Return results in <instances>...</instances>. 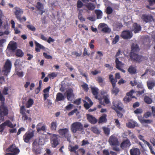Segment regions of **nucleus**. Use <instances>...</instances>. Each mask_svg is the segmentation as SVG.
Listing matches in <instances>:
<instances>
[{"instance_id": "473e14b6", "label": "nucleus", "mask_w": 155, "mask_h": 155, "mask_svg": "<svg viewBox=\"0 0 155 155\" xmlns=\"http://www.w3.org/2000/svg\"><path fill=\"white\" fill-rule=\"evenodd\" d=\"M136 124L135 122L131 120L126 123V126L129 128H133L136 126Z\"/></svg>"}, {"instance_id": "dca6fc26", "label": "nucleus", "mask_w": 155, "mask_h": 155, "mask_svg": "<svg viewBox=\"0 0 155 155\" xmlns=\"http://www.w3.org/2000/svg\"><path fill=\"white\" fill-rule=\"evenodd\" d=\"M86 117L88 122L92 124H94L97 122V119L91 115L87 114Z\"/></svg>"}, {"instance_id": "f3484780", "label": "nucleus", "mask_w": 155, "mask_h": 155, "mask_svg": "<svg viewBox=\"0 0 155 155\" xmlns=\"http://www.w3.org/2000/svg\"><path fill=\"white\" fill-rule=\"evenodd\" d=\"M115 63L116 64V68L117 69L123 73L125 72V71L121 68L123 64L121 61H119L118 58H117L116 59Z\"/></svg>"}, {"instance_id": "412c9836", "label": "nucleus", "mask_w": 155, "mask_h": 155, "mask_svg": "<svg viewBox=\"0 0 155 155\" xmlns=\"http://www.w3.org/2000/svg\"><path fill=\"white\" fill-rule=\"evenodd\" d=\"M42 123H39L37 125L36 127L37 131L38 132H39L41 131H45L46 127L45 125L42 126Z\"/></svg>"}, {"instance_id": "338daca9", "label": "nucleus", "mask_w": 155, "mask_h": 155, "mask_svg": "<svg viewBox=\"0 0 155 155\" xmlns=\"http://www.w3.org/2000/svg\"><path fill=\"white\" fill-rule=\"evenodd\" d=\"M134 112L136 114H140L143 112V110L141 109L137 108L134 111Z\"/></svg>"}, {"instance_id": "4c0bfd02", "label": "nucleus", "mask_w": 155, "mask_h": 155, "mask_svg": "<svg viewBox=\"0 0 155 155\" xmlns=\"http://www.w3.org/2000/svg\"><path fill=\"white\" fill-rule=\"evenodd\" d=\"M83 101L84 103V107L86 109H88L90 107H91L93 104V102L91 103L88 104L86 101L83 100Z\"/></svg>"}, {"instance_id": "a19ab883", "label": "nucleus", "mask_w": 155, "mask_h": 155, "mask_svg": "<svg viewBox=\"0 0 155 155\" xmlns=\"http://www.w3.org/2000/svg\"><path fill=\"white\" fill-rule=\"evenodd\" d=\"M39 0H36V8H37V9L38 10H41V9H44V6L43 5L41 2H37V1Z\"/></svg>"}, {"instance_id": "79ce46f5", "label": "nucleus", "mask_w": 155, "mask_h": 155, "mask_svg": "<svg viewBox=\"0 0 155 155\" xmlns=\"http://www.w3.org/2000/svg\"><path fill=\"white\" fill-rule=\"evenodd\" d=\"M95 12L97 15V19H99L101 18L102 15V12L99 10H96Z\"/></svg>"}, {"instance_id": "603ef678", "label": "nucleus", "mask_w": 155, "mask_h": 155, "mask_svg": "<svg viewBox=\"0 0 155 155\" xmlns=\"http://www.w3.org/2000/svg\"><path fill=\"white\" fill-rule=\"evenodd\" d=\"M139 138L145 144L147 145L149 144V142L145 140L144 139V137L141 135H139L138 136Z\"/></svg>"}, {"instance_id": "69168bd1", "label": "nucleus", "mask_w": 155, "mask_h": 155, "mask_svg": "<svg viewBox=\"0 0 155 155\" xmlns=\"http://www.w3.org/2000/svg\"><path fill=\"white\" fill-rule=\"evenodd\" d=\"M81 98H78L75 100L74 102V104L76 105H79L81 103Z\"/></svg>"}, {"instance_id": "37998d69", "label": "nucleus", "mask_w": 155, "mask_h": 155, "mask_svg": "<svg viewBox=\"0 0 155 155\" xmlns=\"http://www.w3.org/2000/svg\"><path fill=\"white\" fill-rule=\"evenodd\" d=\"M144 100L146 103L148 104H151L152 102V99L148 96H147L144 97Z\"/></svg>"}, {"instance_id": "e433bc0d", "label": "nucleus", "mask_w": 155, "mask_h": 155, "mask_svg": "<svg viewBox=\"0 0 155 155\" xmlns=\"http://www.w3.org/2000/svg\"><path fill=\"white\" fill-rule=\"evenodd\" d=\"M15 54L17 57L21 58L23 56L24 54L21 50L18 49L16 51Z\"/></svg>"}, {"instance_id": "bb28decb", "label": "nucleus", "mask_w": 155, "mask_h": 155, "mask_svg": "<svg viewBox=\"0 0 155 155\" xmlns=\"http://www.w3.org/2000/svg\"><path fill=\"white\" fill-rule=\"evenodd\" d=\"M15 9L16 11L14 13L17 18L21 16V15L23 14V11L20 8H18L17 7H15Z\"/></svg>"}, {"instance_id": "b1692460", "label": "nucleus", "mask_w": 155, "mask_h": 155, "mask_svg": "<svg viewBox=\"0 0 155 155\" xmlns=\"http://www.w3.org/2000/svg\"><path fill=\"white\" fill-rule=\"evenodd\" d=\"M131 48V50L130 52L137 53L140 50L138 45L134 43L132 45Z\"/></svg>"}, {"instance_id": "c756f323", "label": "nucleus", "mask_w": 155, "mask_h": 155, "mask_svg": "<svg viewBox=\"0 0 155 155\" xmlns=\"http://www.w3.org/2000/svg\"><path fill=\"white\" fill-rule=\"evenodd\" d=\"M128 71L131 74H136L137 71L136 68V67H134L132 65H131L128 68Z\"/></svg>"}, {"instance_id": "1a4fd4ad", "label": "nucleus", "mask_w": 155, "mask_h": 155, "mask_svg": "<svg viewBox=\"0 0 155 155\" xmlns=\"http://www.w3.org/2000/svg\"><path fill=\"white\" fill-rule=\"evenodd\" d=\"M133 36L132 32L128 30H125L122 31L121 35V37L125 39H129Z\"/></svg>"}, {"instance_id": "4468645a", "label": "nucleus", "mask_w": 155, "mask_h": 155, "mask_svg": "<svg viewBox=\"0 0 155 155\" xmlns=\"http://www.w3.org/2000/svg\"><path fill=\"white\" fill-rule=\"evenodd\" d=\"M66 96L68 100L69 101H71L74 96L73 93V90L72 88H70L66 91Z\"/></svg>"}, {"instance_id": "774afa93", "label": "nucleus", "mask_w": 155, "mask_h": 155, "mask_svg": "<svg viewBox=\"0 0 155 155\" xmlns=\"http://www.w3.org/2000/svg\"><path fill=\"white\" fill-rule=\"evenodd\" d=\"M73 105L71 104H70L67 105L65 107V109L68 110H69L72 109L73 107Z\"/></svg>"}, {"instance_id": "ea45409f", "label": "nucleus", "mask_w": 155, "mask_h": 155, "mask_svg": "<svg viewBox=\"0 0 155 155\" xmlns=\"http://www.w3.org/2000/svg\"><path fill=\"white\" fill-rule=\"evenodd\" d=\"M123 25L121 23L116 22L114 23L113 24L114 28L116 30H117L118 29H120L123 27Z\"/></svg>"}, {"instance_id": "f257e3e1", "label": "nucleus", "mask_w": 155, "mask_h": 155, "mask_svg": "<svg viewBox=\"0 0 155 155\" xmlns=\"http://www.w3.org/2000/svg\"><path fill=\"white\" fill-rule=\"evenodd\" d=\"M71 131L73 133H76L77 131H82L84 130L83 125L79 122H76L71 124Z\"/></svg>"}, {"instance_id": "864d4df0", "label": "nucleus", "mask_w": 155, "mask_h": 155, "mask_svg": "<svg viewBox=\"0 0 155 155\" xmlns=\"http://www.w3.org/2000/svg\"><path fill=\"white\" fill-rule=\"evenodd\" d=\"M123 101L126 103H127L131 101V98L130 97L126 96L123 99Z\"/></svg>"}, {"instance_id": "0e129e2a", "label": "nucleus", "mask_w": 155, "mask_h": 155, "mask_svg": "<svg viewBox=\"0 0 155 155\" xmlns=\"http://www.w3.org/2000/svg\"><path fill=\"white\" fill-rule=\"evenodd\" d=\"M25 108L24 106H22L20 107V113L22 115L26 114L25 112Z\"/></svg>"}, {"instance_id": "4d7b16f0", "label": "nucleus", "mask_w": 155, "mask_h": 155, "mask_svg": "<svg viewBox=\"0 0 155 155\" xmlns=\"http://www.w3.org/2000/svg\"><path fill=\"white\" fill-rule=\"evenodd\" d=\"M83 3L81 1L79 0L77 1V6L78 8H81L83 6Z\"/></svg>"}, {"instance_id": "de8ad7c7", "label": "nucleus", "mask_w": 155, "mask_h": 155, "mask_svg": "<svg viewBox=\"0 0 155 155\" xmlns=\"http://www.w3.org/2000/svg\"><path fill=\"white\" fill-rule=\"evenodd\" d=\"M102 129L104 134L107 135H108L110 133V129L105 127H103Z\"/></svg>"}, {"instance_id": "423d86ee", "label": "nucleus", "mask_w": 155, "mask_h": 155, "mask_svg": "<svg viewBox=\"0 0 155 155\" xmlns=\"http://www.w3.org/2000/svg\"><path fill=\"white\" fill-rule=\"evenodd\" d=\"M34 136V131H28L26 132L23 136V138L24 141L26 143H28L30 140Z\"/></svg>"}, {"instance_id": "7c9ffc66", "label": "nucleus", "mask_w": 155, "mask_h": 155, "mask_svg": "<svg viewBox=\"0 0 155 155\" xmlns=\"http://www.w3.org/2000/svg\"><path fill=\"white\" fill-rule=\"evenodd\" d=\"M147 85L149 89L151 90L155 86L154 81H148L147 82Z\"/></svg>"}, {"instance_id": "3c124183", "label": "nucleus", "mask_w": 155, "mask_h": 155, "mask_svg": "<svg viewBox=\"0 0 155 155\" xmlns=\"http://www.w3.org/2000/svg\"><path fill=\"white\" fill-rule=\"evenodd\" d=\"M81 86L85 91L87 92L88 91L89 88L88 87V85L87 84L84 83L83 84L81 85Z\"/></svg>"}, {"instance_id": "c03bdc74", "label": "nucleus", "mask_w": 155, "mask_h": 155, "mask_svg": "<svg viewBox=\"0 0 155 155\" xmlns=\"http://www.w3.org/2000/svg\"><path fill=\"white\" fill-rule=\"evenodd\" d=\"M34 103V101L31 98L29 99L26 104V107L27 108H29L32 106Z\"/></svg>"}, {"instance_id": "f03ea898", "label": "nucleus", "mask_w": 155, "mask_h": 155, "mask_svg": "<svg viewBox=\"0 0 155 155\" xmlns=\"http://www.w3.org/2000/svg\"><path fill=\"white\" fill-rule=\"evenodd\" d=\"M50 135V142L52 147H55L59 144V136L58 135L50 133H48Z\"/></svg>"}, {"instance_id": "9d476101", "label": "nucleus", "mask_w": 155, "mask_h": 155, "mask_svg": "<svg viewBox=\"0 0 155 155\" xmlns=\"http://www.w3.org/2000/svg\"><path fill=\"white\" fill-rule=\"evenodd\" d=\"M32 146L33 150L35 153L36 155L40 154L41 151L39 144L36 141H34L32 143Z\"/></svg>"}, {"instance_id": "bf43d9fd", "label": "nucleus", "mask_w": 155, "mask_h": 155, "mask_svg": "<svg viewBox=\"0 0 155 155\" xmlns=\"http://www.w3.org/2000/svg\"><path fill=\"white\" fill-rule=\"evenodd\" d=\"M80 53H78V52L74 51L72 52V55H74L76 56V57H80L82 54V51L81 50Z\"/></svg>"}, {"instance_id": "393cba45", "label": "nucleus", "mask_w": 155, "mask_h": 155, "mask_svg": "<svg viewBox=\"0 0 155 155\" xmlns=\"http://www.w3.org/2000/svg\"><path fill=\"white\" fill-rule=\"evenodd\" d=\"M91 88L93 94L95 98L97 99L98 94V89L97 88L93 87H91Z\"/></svg>"}, {"instance_id": "cd10ccee", "label": "nucleus", "mask_w": 155, "mask_h": 155, "mask_svg": "<svg viewBox=\"0 0 155 155\" xmlns=\"http://www.w3.org/2000/svg\"><path fill=\"white\" fill-rule=\"evenodd\" d=\"M85 6L88 10L90 11H93L95 8L94 4L91 2L87 3L85 5Z\"/></svg>"}, {"instance_id": "aec40b11", "label": "nucleus", "mask_w": 155, "mask_h": 155, "mask_svg": "<svg viewBox=\"0 0 155 155\" xmlns=\"http://www.w3.org/2000/svg\"><path fill=\"white\" fill-rule=\"evenodd\" d=\"M130 155H140V150L137 148L133 147L130 150Z\"/></svg>"}, {"instance_id": "5fc2aeb1", "label": "nucleus", "mask_w": 155, "mask_h": 155, "mask_svg": "<svg viewBox=\"0 0 155 155\" xmlns=\"http://www.w3.org/2000/svg\"><path fill=\"white\" fill-rule=\"evenodd\" d=\"M96 80L100 84L102 83L104 81V79L100 76H98L96 78Z\"/></svg>"}, {"instance_id": "4be33fe9", "label": "nucleus", "mask_w": 155, "mask_h": 155, "mask_svg": "<svg viewBox=\"0 0 155 155\" xmlns=\"http://www.w3.org/2000/svg\"><path fill=\"white\" fill-rule=\"evenodd\" d=\"M133 28L135 33H138L141 30L140 26L136 23H135L133 24Z\"/></svg>"}, {"instance_id": "ddd939ff", "label": "nucleus", "mask_w": 155, "mask_h": 155, "mask_svg": "<svg viewBox=\"0 0 155 155\" xmlns=\"http://www.w3.org/2000/svg\"><path fill=\"white\" fill-rule=\"evenodd\" d=\"M113 106L114 107V108H115V110H122L123 108V106L122 103L120 101H114L113 102Z\"/></svg>"}, {"instance_id": "39448f33", "label": "nucleus", "mask_w": 155, "mask_h": 155, "mask_svg": "<svg viewBox=\"0 0 155 155\" xmlns=\"http://www.w3.org/2000/svg\"><path fill=\"white\" fill-rule=\"evenodd\" d=\"M12 64L11 61L8 59L7 60L4 66L2 72H4V75L7 76L8 73L10 71Z\"/></svg>"}, {"instance_id": "c85d7f7f", "label": "nucleus", "mask_w": 155, "mask_h": 155, "mask_svg": "<svg viewBox=\"0 0 155 155\" xmlns=\"http://www.w3.org/2000/svg\"><path fill=\"white\" fill-rule=\"evenodd\" d=\"M137 87L138 88L142 89L141 91H137V94L140 95L143 94L145 91V89L143 88V84L141 83H139L137 84Z\"/></svg>"}, {"instance_id": "a211bd4d", "label": "nucleus", "mask_w": 155, "mask_h": 155, "mask_svg": "<svg viewBox=\"0 0 155 155\" xmlns=\"http://www.w3.org/2000/svg\"><path fill=\"white\" fill-rule=\"evenodd\" d=\"M141 18L143 21L146 23L151 22L153 19L152 16L146 14L142 15Z\"/></svg>"}, {"instance_id": "0eeeda50", "label": "nucleus", "mask_w": 155, "mask_h": 155, "mask_svg": "<svg viewBox=\"0 0 155 155\" xmlns=\"http://www.w3.org/2000/svg\"><path fill=\"white\" fill-rule=\"evenodd\" d=\"M130 57L133 61L140 62L142 61V56L138 55L137 53L130 52Z\"/></svg>"}, {"instance_id": "49530a36", "label": "nucleus", "mask_w": 155, "mask_h": 155, "mask_svg": "<svg viewBox=\"0 0 155 155\" xmlns=\"http://www.w3.org/2000/svg\"><path fill=\"white\" fill-rule=\"evenodd\" d=\"M91 130L94 133L97 134H99L101 133V131L96 127H92Z\"/></svg>"}, {"instance_id": "72a5a7b5", "label": "nucleus", "mask_w": 155, "mask_h": 155, "mask_svg": "<svg viewBox=\"0 0 155 155\" xmlns=\"http://www.w3.org/2000/svg\"><path fill=\"white\" fill-rule=\"evenodd\" d=\"M50 127L52 131H56L57 128V121H55L52 122L51 124Z\"/></svg>"}, {"instance_id": "6e6d98bb", "label": "nucleus", "mask_w": 155, "mask_h": 155, "mask_svg": "<svg viewBox=\"0 0 155 155\" xmlns=\"http://www.w3.org/2000/svg\"><path fill=\"white\" fill-rule=\"evenodd\" d=\"M119 38V37L118 35H117L115 36L114 38L113 39L112 41V43L114 44H116L118 41Z\"/></svg>"}, {"instance_id": "a878e982", "label": "nucleus", "mask_w": 155, "mask_h": 155, "mask_svg": "<svg viewBox=\"0 0 155 155\" xmlns=\"http://www.w3.org/2000/svg\"><path fill=\"white\" fill-rule=\"evenodd\" d=\"M35 44L36 45L35 50L37 52H39L40 51V49H42L44 50H45V47L42 45L38 43L36 41H35Z\"/></svg>"}, {"instance_id": "13d9d810", "label": "nucleus", "mask_w": 155, "mask_h": 155, "mask_svg": "<svg viewBox=\"0 0 155 155\" xmlns=\"http://www.w3.org/2000/svg\"><path fill=\"white\" fill-rule=\"evenodd\" d=\"M101 31L104 33H109L110 32L111 30L108 28L104 27L102 29Z\"/></svg>"}, {"instance_id": "052dcab7", "label": "nucleus", "mask_w": 155, "mask_h": 155, "mask_svg": "<svg viewBox=\"0 0 155 155\" xmlns=\"http://www.w3.org/2000/svg\"><path fill=\"white\" fill-rule=\"evenodd\" d=\"M17 20H18L20 22H25L26 21V18L25 16H24L22 18L21 17V16L19 17V18H17Z\"/></svg>"}, {"instance_id": "58836bf2", "label": "nucleus", "mask_w": 155, "mask_h": 155, "mask_svg": "<svg viewBox=\"0 0 155 155\" xmlns=\"http://www.w3.org/2000/svg\"><path fill=\"white\" fill-rule=\"evenodd\" d=\"M110 76H111V78H112L113 79H114V80L115 81H117V79H119L120 78V74L119 73H117L115 74V78H114V77H113V76L112 74H110L109 75V80L110 81V77H111Z\"/></svg>"}, {"instance_id": "7ed1b4c3", "label": "nucleus", "mask_w": 155, "mask_h": 155, "mask_svg": "<svg viewBox=\"0 0 155 155\" xmlns=\"http://www.w3.org/2000/svg\"><path fill=\"white\" fill-rule=\"evenodd\" d=\"M59 134L66 138L68 141L71 142V135L69 133V130L68 128L60 129L58 130Z\"/></svg>"}, {"instance_id": "8fccbe9b", "label": "nucleus", "mask_w": 155, "mask_h": 155, "mask_svg": "<svg viewBox=\"0 0 155 155\" xmlns=\"http://www.w3.org/2000/svg\"><path fill=\"white\" fill-rule=\"evenodd\" d=\"M22 120L24 121L28 120L29 122H31V118L30 117H28L26 115V114L22 115Z\"/></svg>"}, {"instance_id": "680f3d73", "label": "nucleus", "mask_w": 155, "mask_h": 155, "mask_svg": "<svg viewBox=\"0 0 155 155\" xmlns=\"http://www.w3.org/2000/svg\"><path fill=\"white\" fill-rule=\"evenodd\" d=\"M57 74L55 72H53L51 74H49L48 75V76L50 78H54V77H56Z\"/></svg>"}, {"instance_id": "5701e85b", "label": "nucleus", "mask_w": 155, "mask_h": 155, "mask_svg": "<svg viewBox=\"0 0 155 155\" xmlns=\"http://www.w3.org/2000/svg\"><path fill=\"white\" fill-rule=\"evenodd\" d=\"M65 99V97L63 94L60 93L58 92L56 94V101L57 102L63 101Z\"/></svg>"}, {"instance_id": "2f4dec72", "label": "nucleus", "mask_w": 155, "mask_h": 155, "mask_svg": "<svg viewBox=\"0 0 155 155\" xmlns=\"http://www.w3.org/2000/svg\"><path fill=\"white\" fill-rule=\"evenodd\" d=\"M5 126H7L11 128H13L15 127L16 124H13L12 123L8 120H6L4 123Z\"/></svg>"}, {"instance_id": "c9c22d12", "label": "nucleus", "mask_w": 155, "mask_h": 155, "mask_svg": "<svg viewBox=\"0 0 155 155\" xmlns=\"http://www.w3.org/2000/svg\"><path fill=\"white\" fill-rule=\"evenodd\" d=\"M107 115L106 114H104L98 120L99 124L105 123L107 121L106 118Z\"/></svg>"}, {"instance_id": "09e8293b", "label": "nucleus", "mask_w": 155, "mask_h": 155, "mask_svg": "<svg viewBox=\"0 0 155 155\" xmlns=\"http://www.w3.org/2000/svg\"><path fill=\"white\" fill-rule=\"evenodd\" d=\"M109 96L107 95H106L103 96V99L104 103L106 104H108L110 103V101L109 99Z\"/></svg>"}, {"instance_id": "e2e57ef3", "label": "nucleus", "mask_w": 155, "mask_h": 155, "mask_svg": "<svg viewBox=\"0 0 155 155\" xmlns=\"http://www.w3.org/2000/svg\"><path fill=\"white\" fill-rule=\"evenodd\" d=\"M27 27L29 30L33 31H35L36 30V28L34 26L31 25H28L27 26Z\"/></svg>"}, {"instance_id": "f8f14e48", "label": "nucleus", "mask_w": 155, "mask_h": 155, "mask_svg": "<svg viewBox=\"0 0 155 155\" xmlns=\"http://www.w3.org/2000/svg\"><path fill=\"white\" fill-rule=\"evenodd\" d=\"M17 45L16 42L11 41L8 44L7 49L9 52H14L17 48Z\"/></svg>"}, {"instance_id": "9b49d317", "label": "nucleus", "mask_w": 155, "mask_h": 155, "mask_svg": "<svg viewBox=\"0 0 155 155\" xmlns=\"http://www.w3.org/2000/svg\"><path fill=\"white\" fill-rule=\"evenodd\" d=\"M110 82L111 83L113 89L112 91L113 93L115 95H116L119 92V90L117 87H116V81H115L111 78V76H110Z\"/></svg>"}, {"instance_id": "6e6552de", "label": "nucleus", "mask_w": 155, "mask_h": 155, "mask_svg": "<svg viewBox=\"0 0 155 155\" xmlns=\"http://www.w3.org/2000/svg\"><path fill=\"white\" fill-rule=\"evenodd\" d=\"M108 142L111 146H117L119 145L118 139L114 135H112L110 137Z\"/></svg>"}, {"instance_id": "6ab92c4d", "label": "nucleus", "mask_w": 155, "mask_h": 155, "mask_svg": "<svg viewBox=\"0 0 155 155\" xmlns=\"http://www.w3.org/2000/svg\"><path fill=\"white\" fill-rule=\"evenodd\" d=\"M2 104L1 106H0V114L6 116L8 114V109L4 106V104H3L2 103Z\"/></svg>"}, {"instance_id": "20e7f679", "label": "nucleus", "mask_w": 155, "mask_h": 155, "mask_svg": "<svg viewBox=\"0 0 155 155\" xmlns=\"http://www.w3.org/2000/svg\"><path fill=\"white\" fill-rule=\"evenodd\" d=\"M6 151L8 152L11 153L14 155H17L20 151L19 149L15 144H12L10 145L6 149Z\"/></svg>"}, {"instance_id": "f704fd0d", "label": "nucleus", "mask_w": 155, "mask_h": 155, "mask_svg": "<svg viewBox=\"0 0 155 155\" xmlns=\"http://www.w3.org/2000/svg\"><path fill=\"white\" fill-rule=\"evenodd\" d=\"M79 148V146L78 145H76L74 146H70L69 147L68 149L71 152H74L76 154H78V152H76V150Z\"/></svg>"}, {"instance_id": "a18cd8bd", "label": "nucleus", "mask_w": 155, "mask_h": 155, "mask_svg": "<svg viewBox=\"0 0 155 155\" xmlns=\"http://www.w3.org/2000/svg\"><path fill=\"white\" fill-rule=\"evenodd\" d=\"M113 12V9L110 6H107L105 10V12L108 15L111 14Z\"/></svg>"}, {"instance_id": "2eb2a0df", "label": "nucleus", "mask_w": 155, "mask_h": 155, "mask_svg": "<svg viewBox=\"0 0 155 155\" xmlns=\"http://www.w3.org/2000/svg\"><path fill=\"white\" fill-rule=\"evenodd\" d=\"M131 145V143L130 141L128 139H127L126 140H124L122 141L120 146L122 149H124V148L129 147Z\"/></svg>"}]
</instances>
